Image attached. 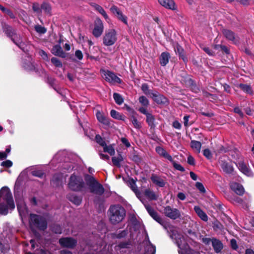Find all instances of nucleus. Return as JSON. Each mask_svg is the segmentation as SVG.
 Wrapping results in <instances>:
<instances>
[{"mask_svg": "<svg viewBox=\"0 0 254 254\" xmlns=\"http://www.w3.org/2000/svg\"><path fill=\"white\" fill-rule=\"evenodd\" d=\"M107 214L110 223L116 225L125 219L126 210L121 204H113L110 206Z\"/></svg>", "mask_w": 254, "mask_h": 254, "instance_id": "nucleus-1", "label": "nucleus"}, {"mask_svg": "<svg viewBox=\"0 0 254 254\" xmlns=\"http://www.w3.org/2000/svg\"><path fill=\"white\" fill-rule=\"evenodd\" d=\"M141 89L142 92L147 96L158 105H168L169 103V100L163 95L159 93L157 91L149 89L148 85L147 83L142 84Z\"/></svg>", "mask_w": 254, "mask_h": 254, "instance_id": "nucleus-2", "label": "nucleus"}, {"mask_svg": "<svg viewBox=\"0 0 254 254\" xmlns=\"http://www.w3.org/2000/svg\"><path fill=\"white\" fill-rule=\"evenodd\" d=\"M178 80L181 84L189 88L191 92L198 93L200 91V88L195 81L191 78V75L188 74L185 71H182L178 75Z\"/></svg>", "mask_w": 254, "mask_h": 254, "instance_id": "nucleus-3", "label": "nucleus"}, {"mask_svg": "<svg viewBox=\"0 0 254 254\" xmlns=\"http://www.w3.org/2000/svg\"><path fill=\"white\" fill-rule=\"evenodd\" d=\"M1 28L6 36L19 48H21L22 40L20 35L16 32V29L5 22L1 23Z\"/></svg>", "mask_w": 254, "mask_h": 254, "instance_id": "nucleus-4", "label": "nucleus"}, {"mask_svg": "<svg viewBox=\"0 0 254 254\" xmlns=\"http://www.w3.org/2000/svg\"><path fill=\"white\" fill-rule=\"evenodd\" d=\"M84 179L89 187L90 192L98 195H102L105 192L103 186L91 175L86 174Z\"/></svg>", "mask_w": 254, "mask_h": 254, "instance_id": "nucleus-5", "label": "nucleus"}, {"mask_svg": "<svg viewBox=\"0 0 254 254\" xmlns=\"http://www.w3.org/2000/svg\"><path fill=\"white\" fill-rule=\"evenodd\" d=\"M30 223L40 231H45L47 228V222L43 216L31 213L30 214Z\"/></svg>", "mask_w": 254, "mask_h": 254, "instance_id": "nucleus-6", "label": "nucleus"}, {"mask_svg": "<svg viewBox=\"0 0 254 254\" xmlns=\"http://www.w3.org/2000/svg\"><path fill=\"white\" fill-rule=\"evenodd\" d=\"M6 201L7 205L10 209H14L15 204L13 197L9 189L7 187H3L0 190V198Z\"/></svg>", "mask_w": 254, "mask_h": 254, "instance_id": "nucleus-7", "label": "nucleus"}, {"mask_svg": "<svg viewBox=\"0 0 254 254\" xmlns=\"http://www.w3.org/2000/svg\"><path fill=\"white\" fill-rule=\"evenodd\" d=\"M117 40V32L115 29H111L106 31L103 38V43L106 46L113 45Z\"/></svg>", "mask_w": 254, "mask_h": 254, "instance_id": "nucleus-8", "label": "nucleus"}, {"mask_svg": "<svg viewBox=\"0 0 254 254\" xmlns=\"http://www.w3.org/2000/svg\"><path fill=\"white\" fill-rule=\"evenodd\" d=\"M163 213L166 217L172 220L181 219L182 217L181 212L178 209L169 205L164 207Z\"/></svg>", "mask_w": 254, "mask_h": 254, "instance_id": "nucleus-9", "label": "nucleus"}, {"mask_svg": "<svg viewBox=\"0 0 254 254\" xmlns=\"http://www.w3.org/2000/svg\"><path fill=\"white\" fill-rule=\"evenodd\" d=\"M59 243L63 248L73 249L77 244V241L71 237H63L59 239Z\"/></svg>", "mask_w": 254, "mask_h": 254, "instance_id": "nucleus-10", "label": "nucleus"}, {"mask_svg": "<svg viewBox=\"0 0 254 254\" xmlns=\"http://www.w3.org/2000/svg\"><path fill=\"white\" fill-rule=\"evenodd\" d=\"M104 31V25L101 19L97 17L94 21L92 34L96 38L101 36Z\"/></svg>", "mask_w": 254, "mask_h": 254, "instance_id": "nucleus-11", "label": "nucleus"}, {"mask_svg": "<svg viewBox=\"0 0 254 254\" xmlns=\"http://www.w3.org/2000/svg\"><path fill=\"white\" fill-rule=\"evenodd\" d=\"M145 207L150 216L156 222L164 226L165 224V221L160 216L158 213L148 204L145 205Z\"/></svg>", "mask_w": 254, "mask_h": 254, "instance_id": "nucleus-12", "label": "nucleus"}, {"mask_svg": "<svg viewBox=\"0 0 254 254\" xmlns=\"http://www.w3.org/2000/svg\"><path fill=\"white\" fill-rule=\"evenodd\" d=\"M104 77L105 80L111 83L121 84L122 82V80L120 78L118 77L114 72L109 70L105 72Z\"/></svg>", "mask_w": 254, "mask_h": 254, "instance_id": "nucleus-13", "label": "nucleus"}, {"mask_svg": "<svg viewBox=\"0 0 254 254\" xmlns=\"http://www.w3.org/2000/svg\"><path fill=\"white\" fill-rule=\"evenodd\" d=\"M68 188L72 190H79V178L78 176L72 174L71 175L68 184Z\"/></svg>", "mask_w": 254, "mask_h": 254, "instance_id": "nucleus-14", "label": "nucleus"}, {"mask_svg": "<svg viewBox=\"0 0 254 254\" xmlns=\"http://www.w3.org/2000/svg\"><path fill=\"white\" fill-rule=\"evenodd\" d=\"M111 12L115 15L117 18L123 21L125 24H127V17L126 16L123 14L122 11L120 9L115 5H112L110 9Z\"/></svg>", "mask_w": 254, "mask_h": 254, "instance_id": "nucleus-15", "label": "nucleus"}, {"mask_svg": "<svg viewBox=\"0 0 254 254\" xmlns=\"http://www.w3.org/2000/svg\"><path fill=\"white\" fill-rule=\"evenodd\" d=\"M92 233L91 235H90L89 239L86 241L83 240L82 242L80 241V251L82 249L84 250L86 247L89 249L91 247H94L95 245H96L97 241L95 239Z\"/></svg>", "mask_w": 254, "mask_h": 254, "instance_id": "nucleus-16", "label": "nucleus"}, {"mask_svg": "<svg viewBox=\"0 0 254 254\" xmlns=\"http://www.w3.org/2000/svg\"><path fill=\"white\" fill-rule=\"evenodd\" d=\"M221 169L226 174H231L234 171V167L225 160L219 159L218 161Z\"/></svg>", "mask_w": 254, "mask_h": 254, "instance_id": "nucleus-17", "label": "nucleus"}, {"mask_svg": "<svg viewBox=\"0 0 254 254\" xmlns=\"http://www.w3.org/2000/svg\"><path fill=\"white\" fill-rule=\"evenodd\" d=\"M46 82L57 93L62 94V90L58 86L57 81L55 78L47 75L46 77Z\"/></svg>", "mask_w": 254, "mask_h": 254, "instance_id": "nucleus-18", "label": "nucleus"}, {"mask_svg": "<svg viewBox=\"0 0 254 254\" xmlns=\"http://www.w3.org/2000/svg\"><path fill=\"white\" fill-rule=\"evenodd\" d=\"M175 51L176 53L178 55L179 59H182L186 64L188 62V59L185 54L183 48L179 44H177L175 48Z\"/></svg>", "mask_w": 254, "mask_h": 254, "instance_id": "nucleus-19", "label": "nucleus"}, {"mask_svg": "<svg viewBox=\"0 0 254 254\" xmlns=\"http://www.w3.org/2000/svg\"><path fill=\"white\" fill-rule=\"evenodd\" d=\"M51 53L56 56L61 58H65L66 54L62 49L59 44L54 45L51 51Z\"/></svg>", "mask_w": 254, "mask_h": 254, "instance_id": "nucleus-20", "label": "nucleus"}, {"mask_svg": "<svg viewBox=\"0 0 254 254\" xmlns=\"http://www.w3.org/2000/svg\"><path fill=\"white\" fill-rule=\"evenodd\" d=\"M150 179L152 183L159 187H164L165 185V181L161 178L159 176L155 174H152L151 176Z\"/></svg>", "mask_w": 254, "mask_h": 254, "instance_id": "nucleus-21", "label": "nucleus"}, {"mask_svg": "<svg viewBox=\"0 0 254 254\" xmlns=\"http://www.w3.org/2000/svg\"><path fill=\"white\" fill-rule=\"evenodd\" d=\"M127 235L128 231L127 230H124L122 231H117L114 233H111V236L113 239L121 240L125 238Z\"/></svg>", "mask_w": 254, "mask_h": 254, "instance_id": "nucleus-22", "label": "nucleus"}, {"mask_svg": "<svg viewBox=\"0 0 254 254\" xmlns=\"http://www.w3.org/2000/svg\"><path fill=\"white\" fill-rule=\"evenodd\" d=\"M158 2L166 8L175 10L176 9V4L173 0H158Z\"/></svg>", "mask_w": 254, "mask_h": 254, "instance_id": "nucleus-23", "label": "nucleus"}, {"mask_svg": "<svg viewBox=\"0 0 254 254\" xmlns=\"http://www.w3.org/2000/svg\"><path fill=\"white\" fill-rule=\"evenodd\" d=\"M171 56L169 53L167 52H162L159 57L160 64L162 66H166L169 63Z\"/></svg>", "mask_w": 254, "mask_h": 254, "instance_id": "nucleus-24", "label": "nucleus"}, {"mask_svg": "<svg viewBox=\"0 0 254 254\" xmlns=\"http://www.w3.org/2000/svg\"><path fill=\"white\" fill-rule=\"evenodd\" d=\"M222 32L228 40L232 41L234 43H236L235 33L233 31L229 29H224L222 30Z\"/></svg>", "mask_w": 254, "mask_h": 254, "instance_id": "nucleus-25", "label": "nucleus"}, {"mask_svg": "<svg viewBox=\"0 0 254 254\" xmlns=\"http://www.w3.org/2000/svg\"><path fill=\"white\" fill-rule=\"evenodd\" d=\"M91 5L93 7L96 11L100 13L107 22H109L110 18L105 10L101 5L95 3H91Z\"/></svg>", "mask_w": 254, "mask_h": 254, "instance_id": "nucleus-26", "label": "nucleus"}, {"mask_svg": "<svg viewBox=\"0 0 254 254\" xmlns=\"http://www.w3.org/2000/svg\"><path fill=\"white\" fill-rule=\"evenodd\" d=\"M212 245L215 252L216 253L221 252L223 248L222 243L219 240L216 238L212 239Z\"/></svg>", "mask_w": 254, "mask_h": 254, "instance_id": "nucleus-27", "label": "nucleus"}, {"mask_svg": "<svg viewBox=\"0 0 254 254\" xmlns=\"http://www.w3.org/2000/svg\"><path fill=\"white\" fill-rule=\"evenodd\" d=\"M156 152L160 156L168 159L169 161H172V156L161 146H157L155 148Z\"/></svg>", "mask_w": 254, "mask_h": 254, "instance_id": "nucleus-28", "label": "nucleus"}, {"mask_svg": "<svg viewBox=\"0 0 254 254\" xmlns=\"http://www.w3.org/2000/svg\"><path fill=\"white\" fill-rule=\"evenodd\" d=\"M96 116L99 122L106 126L110 125V123L109 119L106 117L102 112L97 111Z\"/></svg>", "mask_w": 254, "mask_h": 254, "instance_id": "nucleus-29", "label": "nucleus"}, {"mask_svg": "<svg viewBox=\"0 0 254 254\" xmlns=\"http://www.w3.org/2000/svg\"><path fill=\"white\" fill-rule=\"evenodd\" d=\"M148 244L144 247V252L143 254H155L156 252V248L150 242L147 237Z\"/></svg>", "mask_w": 254, "mask_h": 254, "instance_id": "nucleus-30", "label": "nucleus"}, {"mask_svg": "<svg viewBox=\"0 0 254 254\" xmlns=\"http://www.w3.org/2000/svg\"><path fill=\"white\" fill-rule=\"evenodd\" d=\"M194 210L197 215L200 218L201 220L204 221L208 220V216L198 206H195Z\"/></svg>", "mask_w": 254, "mask_h": 254, "instance_id": "nucleus-31", "label": "nucleus"}, {"mask_svg": "<svg viewBox=\"0 0 254 254\" xmlns=\"http://www.w3.org/2000/svg\"><path fill=\"white\" fill-rule=\"evenodd\" d=\"M132 247V243L130 239H128L126 241H122L118 243L116 247L119 249H130Z\"/></svg>", "mask_w": 254, "mask_h": 254, "instance_id": "nucleus-32", "label": "nucleus"}, {"mask_svg": "<svg viewBox=\"0 0 254 254\" xmlns=\"http://www.w3.org/2000/svg\"><path fill=\"white\" fill-rule=\"evenodd\" d=\"M146 117V122L150 127V129L154 130L156 126L155 123V118L154 116H153L152 114H150Z\"/></svg>", "mask_w": 254, "mask_h": 254, "instance_id": "nucleus-33", "label": "nucleus"}, {"mask_svg": "<svg viewBox=\"0 0 254 254\" xmlns=\"http://www.w3.org/2000/svg\"><path fill=\"white\" fill-rule=\"evenodd\" d=\"M144 194L146 198L151 200H156L158 198L155 192L150 189H146L144 191Z\"/></svg>", "mask_w": 254, "mask_h": 254, "instance_id": "nucleus-34", "label": "nucleus"}, {"mask_svg": "<svg viewBox=\"0 0 254 254\" xmlns=\"http://www.w3.org/2000/svg\"><path fill=\"white\" fill-rule=\"evenodd\" d=\"M44 11L46 14L52 15V6L51 4L47 2H43L41 4V13Z\"/></svg>", "mask_w": 254, "mask_h": 254, "instance_id": "nucleus-35", "label": "nucleus"}, {"mask_svg": "<svg viewBox=\"0 0 254 254\" xmlns=\"http://www.w3.org/2000/svg\"><path fill=\"white\" fill-rule=\"evenodd\" d=\"M238 87L247 94L253 95L254 93L253 90L250 85L240 83Z\"/></svg>", "mask_w": 254, "mask_h": 254, "instance_id": "nucleus-36", "label": "nucleus"}, {"mask_svg": "<svg viewBox=\"0 0 254 254\" xmlns=\"http://www.w3.org/2000/svg\"><path fill=\"white\" fill-rule=\"evenodd\" d=\"M239 170L243 174L249 176L251 174V170L247 167V165L244 162H240L238 163V166Z\"/></svg>", "mask_w": 254, "mask_h": 254, "instance_id": "nucleus-37", "label": "nucleus"}, {"mask_svg": "<svg viewBox=\"0 0 254 254\" xmlns=\"http://www.w3.org/2000/svg\"><path fill=\"white\" fill-rule=\"evenodd\" d=\"M61 176L58 174H54L51 180V183L53 184V186L58 187L61 184Z\"/></svg>", "mask_w": 254, "mask_h": 254, "instance_id": "nucleus-38", "label": "nucleus"}, {"mask_svg": "<svg viewBox=\"0 0 254 254\" xmlns=\"http://www.w3.org/2000/svg\"><path fill=\"white\" fill-rule=\"evenodd\" d=\"M111 116L115 119H117L119 120L124 121L125 120V116L122 114H120L119 112L116 111L115 110H112L110 112Z\"/></svg>", "mask_w": 254, "mask_h": 254, "instance_id": "nucleus-39", "label": "nucleus"}, {"mask_svg": "<svg viewBox=\"0 0 254 254\" xmlns=\"http://www.w3.org/2000/svg\"><path fill=\"white\" fill-rule=\"evenodd\" d=\"M104 152L108 153L111 156H113L115 154V149L113 147V144L107 145V144L103 147Z\"/></svg>", "mask_w": 254, "mask_h": 254, "instance_id": "nucleus-40", "label": "nucleus"}, {"mask_svg": "<svg viewBox=\"0 0 254 254\" xmlns=\"http://www.w3.org/2000/svg\"><path fill=\"white\" fill-rule=\"evenodd\" d=\"M190 146L192 149H195L198 152H200L201 143L198 141L191 140L190 142Z\"/></svg>", "mask_w": 254, "mask_h": 254, "instance_id": "nucleus-41", "label": "nucleus"}, {"mask_svg": "<svg viewBox=\"0 0 254 254\" xmlns=\"http://www.w3.org/2000/svg\"><path fill=\"white\" fill-rule=\"evenodd\" d=\"M0 9L3 12L7 14L10 18L14 19L15 18V15L10 9L4 7L1 4H0Z\"/></svg>", "mask_w": 254, "mask_h": 254, "instance_id": "nucleus-42", "label": "nucleus"}, {"mask_svg": "<svg viewBox=\"0 0 254 254\" xmlns=\"http://www.w3.org/2000/svg\"><path fill=\"white\" fill-rule=\"evenodd\" d=\"M113 98L116 104L121 105L124 102V98L123 97L118 93H114L113 94Z\"/></svg>", "mask_w": 254, "mask_h": 254, "instance_id": "nucleus-43", "label": "nucleus"}, {"mask_svg": "<svg viewBox=\"0 0 254 254\" xmlns=\"http://www.w3.org/2000/svg\"><path fill=\"white\" fill-rule=\"evenodd\" d=\"M31 174L32 176L39 178H46V174L42 170H36L32 171Z\"/></svg>", "mask_w": 254, "mask_h": 254, "instance_id": "nucleus-44", "label": "nucleus"}, {"mask_svg": "<svg viewBox=\"0 0 254 254\" xmlns=\"http://www.w3.org/2000/svg\"><path fill=\"white\" fill-rule=\"evenodd\" d=\"M128 183L131 189L137 195L138 190L136 185V181L133 179L131 178L129 180Z\"/></svg>", "mask_w": 254, "mask_h": 254, "instance_id": "nucleus-45", "label": "nucleus"}, {"mask_svg": "<svg viewBox=\"0 0 254 254\" xmlns=\"http://www.w3.org/2000/svg\"><path fill=\"white\" fill-rule=\"evenodd\" d=\"M234 190L235 192L239 195H242L245 191L242 185L239 184H236V187L234 188Z\"/></svg>", "mask_w": 254, "mask_h": 254, "instance_id": "nucleus-46", "label": "nucleus"}, {"mask_svg": "<svg viewBox=\"0 0 254 254\" xmlns=\"http://www.w3.org/2000/svg\"><path fill=\"white\" fill-rule=\"evenodd\" d=\"M32 10L38 14H41V5H40L38 2H34L32 3Z\"/></svg>", "mask_w": 254, "mask_h": 254, "instance_id": "nucleus-47", "label": "nucleus"}, {"mask_svg": "<svg viewBox=\"0 0 254 254\" xmlns=\"http://www.w3.org/2000/svg\"><path fill=\"white\" fill-rule=\"evenodd\" d=\"M8 206L3 202H0V213L2 215H6L8 213Z\"/></svg>", "mask_w": 254, "mask_h": 254, "instance_id": "nucleus-48", "label": "nucleus"}, {"mask_svg": "<svg viewBox=\"0 0 254 254\" xmlns=\"http://www.w3.org/2000/svg\"><path fill=\"white\" fill-rule=\"evenodd\" d=\"M172 163L174 167V168L178 171H180L181 172H184L185 171V169L184 167H183L181 164H178L176 163V161H175L172 158V161H170Z\"/></svg>", "mask_w": 254, "mask_h": 254, "instance_id": "nucleus-49", "label": "nucleus"}, {"mask_svg": "<svg viewBox=\"0 0 254 254\" xmlns=\"http://www.w3.org/2000/svg\"><path fill=\"white\" fill-rule=\"evenodd\" d=\"M96 142L102 147H104L106 144L104 139L99 134H96L95 136Z\"/></svg>", "mask_w": 254, "mask_h": 254, "instance_id": "nucleus-50", "label": "nucleus"}, {"mask_svg": "<svg viewBox=\"0 0 254 254\" xmlns=\"http://www.w3.org/2000/svg\"><path fill=\"white\" fill-rule=\"evenodd\" d=\"M139 102L143 106L147 107L149 104V102L147 98L144 96L139 97L138 99Z\"/></svg>", "mask_w": 254, "mask_h": 254, "instance_id": "nucleus-51", "label": "nucleus"}, {"mask_svg": "<svg viewBox=\"0 0 254 254\" xmlns=\"http://www.w3.org/2000/svg\"><path fill=\"white\" fill-rule=\"evenodd\" d=\"M35 31L39 34H45L47 31V29L40 25H36L35 26Z\"/></svg>", "mask_w": 254, "mask_h": 254, "instance_id": "nucleus-52", "label": "nucleus"}, {"mask_svg": "<svg viewBox=\"0 0 254 254\" xmlns=\"http://www.w3.org/2000/svg\"><path fill=\"white\" fill-rule=\"evenodd\" d=\"M69 200L77 205H79V197L73 194L70 195L68 197Z\"/></svg>", "mask_w": 254, "mask_h": 254, "instance_id": "nucleus-53", "label": "nucleus"}, {"mask_svg": "<svg viewBox=\"0 0 254 254\" xmlns=\"http://www.w3.org/2000/svg\"><path fill=\"white\" fill-rule=\"evenodd\" d=\"M131 122L135 128L140 129L141 127L140 123L134 116H131Z\"/></svg>", "mask_w": 254, "mask_h": 254, "instance_id": "nucleus-54", "label": "nucleus"}, {"mask_svg": "<svg viewBox=\"0 0 254 254\" xmlns=\"http://www.w3.org/2000/svg\"><path fill=\"white\" fill-rule=\"evenodd\" d=\"M98 229L101 231V233H105L107 231V227L106 224L103 222H100L97 226Z\"/></svg>", "mask_w": 254, "mask_h": 254, "instance_id": "nucleus-55", "label": "nucleus"}, {"mask_svg": "<svg viewBox=\"0 0 254 254\" xmlns=\"http://www.w3.org/2000/svg\"><path fill=\"white\" fill-rule=\"evenodd\" d=\"M51 62L53 64H54L56 67H62L63 66L62 62L57 58L53 57L51 59Z\"/></svg>", "mask_w": 254, "mask_h": 254, "instance_id": "nucleus-56", "label": "nucleus"}, {"mask_svg": "<svg viewBox=\"0 0 254 254\" xmlns=\"http://www.w3.org/2000/svg\"><path fill=\"white\" fill-rule=\"evenodd\" d=\"M195 187L198 189L200 192L204 193L206 192L205 189L202 184V183L200 182H196L195 183Z\"/></svg>", "mask_w": 254, "mask_h": 254, "instance_id": "nucleus-57", "label": "nucleus"}, {"mask_svg": "<svg viewBox=\"0 0 254 254\" xmlns=\"http://www.w3.org/2000/svg\"><path fill=\"white\" fill-rule=\"evenodd\" d=\"M52 231L57 234H61L62 233V228L59 225H54L52 227Z\"/></svg>", "mask_w": 254, "mask_h": 254, "instance_id": "nucleus-58", "label": "nucleus"}, {"mask_svg": "<svg viewBox=\"0 0 254 254\" xmlns=\"http://www.w3.org/2000/svg\"><path fill=\"white\" fill-rule=\"evenodd\" d=\"M202 50L209 56L214 57L215 56V53L209 47H204L202 48Z\"/></svg>", "mask_w": 254, "mask_h": 254, "instance_id": "nucleus-59", "label": "nucleus"}, {"mask_svg": "<svg viewBox=\"0 0 254 254\" xmlns=\"http://www.w3.org/2000/svg\"><path fill=\"white\" fill-rule=\"evenodd\" d=\"M203 154L208 159H211L212 158V153L208 148L203 150Z\"/></svg>", "mask_w": 254, "mask_h": 254, "instance_id": "nucleus-60", "label": "nucleus"}, {"mask_svg": "<svg viewBox=\"0 0 254 254\" xmlns=\"http://www.w3.org/2000/svg\"><path fill=\"white\" fill-rule=\"evenodd\" d=\"M131 160L136 163H140L141 161V158L139 155L134 153L131 155Z\"/></svg>", "mask_w": 254, "mask_h": 254, "instance_id": "nucleus-61", "label": "nucleus"}, {"mask_svg": "<svg viewBox=\"0 0 254 254\" xmlns=\"http://www.w3.org/2000/svg\"><path fill=\"white\" fill-rule=\"evenodd\" d=\"M113 164L114 166L120 168L121 167V161L116 157H113L112 158Z\"/></svg>", "mask_w": 254, "mask_h": 254, "instance_id": "nucleus-62", "label": "nucleus"}, {"mask_svg": "<svg viewBox=\"0 0 254 254\" xmlns=\"http://www.w3.org/2000/svg\"><path fill=\"white\" fill-rule=\"evenodd\" d=\"M12 162L9 160H7L6 161H3L1 163V166L6 167V168H9L12 166Z\"/></svg>", "mask_w": 254, "mask_h": 254, "instance_id": "nucleus-63", "label": "nucleus"}, {"mask_svg": "<svg viewBox=\"0 0 254 254\" xmlns=\"http://www.w3.org/2000/svg\"><path fill=\"white\" fill-rule=\"evenodd\" d=\"M234 112L235 113L238 114L242 118H243L244 117V113L239 107H236L235 108H234Z\"/></svg>", "mask_w": 254, "mask_h": 254, "instance_id": "nucleus-64", "label": "nucleus"}]
</instances>
